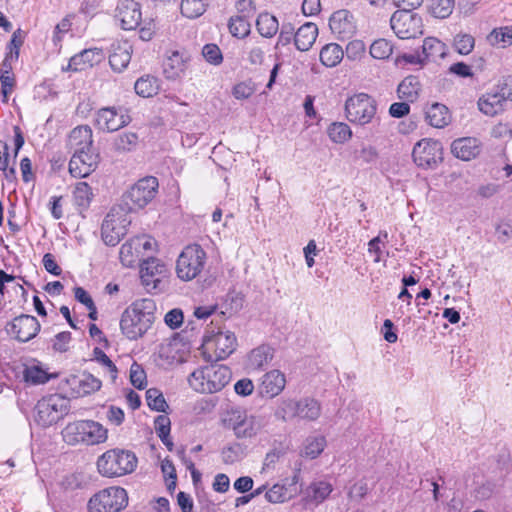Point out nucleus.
<instances>
[{
    "label": "nucleus",
    "mask_w": 512,
    "mask_h": 512,
    "mask_svg": "<svg viewBox=\"0 0 512 512\" xmlns=\"http://www.w3.org/2000/svg\"><path fill=\"white\" fill-rule=\"evenodd\" d=\"M225 427L232 429L239 439L252 438L257 435L261 425L257 417L247 414L241 409L227 411L223 418Z\"/></svg>",
    "instance_id": "11"
},
{
    "label": "nucleus",
    "mask_w": 512,
    "mask_h": 512,
    "mask_svg": "<svg viewBox=\"0 0 512 512\" xmlns=\"http://www.w3.org/2000/svg\"><path fill=\"white\" fill-rule=\"evenodd\" d=\"M298 481V476L294 475L292 483L287 485L285 483H275L267 488L264 497L267 502L271 504H282L288 502L296 495L295 485Z\"/></svg>",
    "instance_id": "23"
},
{
    "label": "nucleus",
    "mask_w": 512,
    "mask_h": 512,
    "mask_svg": "<svg viewBox=\"0 0 512 512\" xmlns=\"http://www.w3.org/2000/svg\"><path fill=\"white\" fill-rule=\"evenodd\" d=\"M40 328L36 317L22 314L9 323L7 332L20 342H28L39 333Z\"/></svg>",
    "instance_id": "15"
},
{
    "label": "nucleus",
    "mask_w": 512,
    "mask_h": 512,
    "mask_svg": "<svg viewBox=\"0 0 512 512\" xmlns=\"http://www.w3.org/2000/svg\"><path fill=\"white\" fill-rule=\"evenodd\" d=\"M312 497L316 502L324 501L332 492V486L328 482L320 481L311 485Z\"/></svg>",
    "instance_id": "56"
},
{
    "label": "nucleus",
    "mask_w": 512,
    "mask_h": 512,
    "mask_svg": "<svg viewBox=\"0 0 512 512\" xmlns=\"http://www.w3.org/2000/svg\"><path fill=\"white\" fill-rule=\"evenodd\" d=\"M128 213L122 205H115L110 209L101 227L102 239L105 244L115 246L126 235L127 227L131 222Z\"/></svg>",
    "instance_id": "8"
},
{
    "label": "nucleus",
    "mask_w": 512,
    "mask_h": 512,
    "mask_svg": "<svg viewBox=\"0 0 512 512\" xmlns=\"http://www.w3.org/2000/svg\"><path fill=\"white\" fill-rule=\"evenodd\" d=\"M146 402L150 409L158 412H166L168 408L162 392L156 388H150L146 391Z\"/></svg>",
    "instance_id": "48"
},
{
    "label": "nucleus",
    "mask_w": 512,
    "mask_h": 512,
    "mask_svg": "<svg viewBox=\"0 0 512 512\" xmlns=\"http://www.w3.org/2000/svg\"><path fill=\"white\" fill-rule=\"evenodd\" d=\"M101 58V50L97 48L85 49L70 58L68 68L73 71L84 70L86 67H91L95 63L100 62Z\"/></svg>",
    "instance_id": "31"
},
{
    "label": "nucleus",
    "mask_w": 512,
    "mask_h": 512,
    "mask_svg": "<svg viewBox=\"0 0 512 512\" xmlns=\"http://www.w3.org/2000/svg\"><path fill=\"white\" fill-rule=\"evenodd\" d=\"M454 9V0H429V11L436 18H447Z\"/></svg>",
    "instance_id": "44"
},
{
    "label": "nucleus",
    "mask_w": 512,
    "mask_h": 512,
    "mask_svg": "<svg viewBox=\"0 0 512 512\" xmlns=\"http://www.w3.org/2000/svg\"><path fill=\"white\" fill-rule=\"evenodd\" d=\"M479 110L489 117H495L502 114L507 109V103L497 92L483 94L478 100Z\"/></svg>",
    "instance_id": "26"
},
{
    "label": "nucleus",
    "mask_w": 512,
    "mask_h": 512,
    "mask_svg": "<svg viewBox=\"0 0 512 512\" xmlns=\"http://www.w3.org/2000/svg\"><path fill=\"white\" fill-rule=\"evenodd\" d=\"M426 120L435 128H444L451 122V114L444 104L433 103L426 110Z\"/></svg>",
    "instance_id": "33"
},
{
    "label": "nucleus",
    "mask_w": 512,
    "mask_h": 512,
    "mask_svg": "<svg viewBox=\"0 0 512 512\" xmlns=\"http://www.w3.org/2000/svg\"><path fill=\"white\" fill-rule=\"evenodd\" d=\"M116 17L124 30L135 29L142 17L139 3L134 0H123L117 6Z\"/></svg>",
    "instance_id": "19"
},
{
    "label": "nucleus",
    "mask_w": 512,
    "mask_h": 512,
    "mask_svg": "<svg viewBox=\"0 0 512 512\" xmlns=\"http://www.w3.org/2000/svg\"><path fill=\"white\" fill-rule=\"evenodd\" d=\"M35 410V420L42 426H50L59 418L57 404L54 398L38 401Z\"/></svg>",
    "instance_id": "28"
},
{
    "label": "nucleus",
    "mask_w": 512,
    "mask_h": 512,
    "mask_svg": "<svg viewBox=\"0 0 512 512\" xmlns=\"http://www.w3.org/2000/svg\"><path fill=\"white\" fill-rule=\"evenodd\" d=\"M496 92L506 103L512 102V75H507L501 79Z\"/></svg>",
    "instance_id": "61"
},
{
    "label": "nucleus",
    "mask_w": 512,
    "mask_h": 512,
    "mask_svg": "<svg viewBox=\"0 0 512 512\" xmlns=\"http://www.w3.org/2000/svg\"><path fill=\"white\" fill-rule=\"evenodd\" d=\"M256 27L263 37L271 38L277 33L279 23L275 16L269 13H262L256 20Z\"/></svg>",
    "instance_id": "40"
},
{
    "label": "nucleus",
    "mask_w": 512,
    "mask_h": 512,
    "mask_svg": "<svg viewBox=\"0 0 512 512\" xmlns=\"http://www.w3.org/2000/svg\"><path fill=\"white\" fill-rule=\"evenodd\" d=\"M321 414V405L314 398L305 397L297 400L296 418L315 421Z\"/></svg>",
    "instance_id": "34"
},
{
    "label": "nucleus",
    "mask_w": 512,
    "mask_h": 512,
    "mask_svg": "<svg viewBox=\"0 0 512 512\" xmlns=\"http://www.w3.org/2000/svg\"><path fill=\"white\" fill-rule=\"evenodd\" d=\"M207 254L198 244L187 245L176 261V274L182 281H191L204 271Z\"/></svg>",
    "instance_id": "5"
},
{
    "label": "nucleus",
    "mask_w": 512,
    "mask_h": 512,
    "mask_svg": "<svg viewBox=\"0 0 512 512\" xmlns=\"http://www.w3.org/2000/svg\"><path fill=\"white\" fill-rule=\"evenodd\" d=\"M64 441L69 445H97L108 438L107 429L93 420H80L69 423L62 431Z\"/></svg>",
    "instance_id": "4"
},
{
    "label": "nucleus",
    "mask_w": 512,
    "mask_h": 512,
    "mask_svg": "<svg viewBox=\"0 0 512 512\" xmlns=\"http://www.w3.org/2000/svg\"><path fill=\"white\" fill-rule=\"evenodd\" d=\"M128 493L119 486H110L93 494L88 503L89 512H120L128 505Z\"/></svg>",
    "instance_id": "6"
},
{
    "label": "nucleus",
    "mask_w": 512,
    "mask_h": 512,
    "mask_svg": "<svg viewBox=\"0 0 512 512\" xmlns=\"http://www.w3.org/2000/svg\"><path fill=\"white\" fill-rule=\"evenodd\" d=\"M25 38V32L21 29H17L13 32L12 38L8 45L9 53L4 59V65L7 66L9 61L17 60L19 57L20 47L22 46Z\"/></svg>",
    "instance_id": "46"
},
{
    "label": "nucleus",
    "mask_w": 512,
    "mask_h": 512,
    "mask_svg": "<svg viewBox=\"0 0 512 512\" xmlns=\"http://www.w3.org/2000/svg\"><path fill=\"white\" fill-rule=\"evenodd\" d=\"M228 28L234 37L245 38L250 34L251 25L243 16H234L230 18Z\"/></svg>",
    "instance_id": "43"
},
{
    "label": "nucleus",
    "mask_w": 512,
    "mask_h": 512,
    "mask_svg": "<svg viewBox=\"0 0 512 512\" xmlns=\"http://www.w3.org/2000/svg\"><path fill=\"white\" fill-rule=\"evenodd\" d=\"M138 240L134 238L126 241L120 248L119 258L121 263L126 267H133L141 260Z\"/></svg>",
    "instance_id": "35"
},
{
    "label": "nucleus",
    "mask_w": 512,
    "mask_h": 512,
    "mask_svg": "<svg viewBox=\"0 0 512 512\" xmlns=\"http://www.w3.org/2000/svg\"><path fill=\"white\" fill-rule=\"evenodd\" d=\"M378 159V152L371 145L363 146L359 151L355 152V160L365 164L375 163Z\"/></svg>",
    "instance_id": "57"
},
{
    "label": "nucleus",
    "mask_w": 512,
    "mask_h": 512,
    "mask_svg": "<svg viewBox=\"0 0 512 512\" xmlns=\"http://www.w3.org/2000/svg\"><path fill=\"white\" fill-rule=\"evenodd\" d=\"M68 382L74 393L81 397L98 391L102 386L101 380L90 373L73 376Z\"/></svg>",
    "instance_id": "25"
},
{
    "label": "nucleus",
    "mask_w": 512,
    "mask_h": 512,
    "mask_svg": "<svg viewBox=\"0 0 512 512\" xmlns=\"http://www.w3.org/2000/svg\"><path fill=\"white\" fill-rule=\"evenodd\" d=\"M75 203L80 207H87L93 197L91 187L86 182H79L74 189Z\"/></svg>",
    "instance_id": "50"
},
{
    "label": "nucleus",
    "mask_w": 512,
    "mask_h": 512,
    "mask_svg": "<svg viewBox=\"0 0 512 512\" xmlns=\"http://www.w3.org/2000/svg\"><path fill=\"white\" fill-rule=\"evenodd\" d=\"M136 455L119 448L107 450L97 459V470L103 477L115 478L132 473L137 467Z\"/></svg>",
    "instance_id": "3"
},
{
    "label": "nucleus",
    "mask_w": 512,
    "mask_h": 512,
    "mask_svg": "<svg viewBox=\"0 0 512 512\" xmlns=\"http://www.w3.org/2000/svg\"><path fill=\"white\" fill-rule=\"evenodd\" d=\"M203 56L205 59L214 64H220L222 62V54L219 47L215 44H207L203 47Z\"/></svg>",
    "instance_id": "64"
},
{
    "label": "nucleus",
    "mask_w": 512,
    "mask_h": 512,
    "mask_svg": "<svg viewBox=\"0 0 512 512\" xmlns=\"http://www.w3.org/2000/svg\"><path fill=\"white\" fill-rule=\"evenodd\" d=\"M390 25L400 39H412L424 33L421 16L412 11H395L390 18Z\"/></svg>",
    "instance_id": "12"
},
{
    "label": "nucleus",
    "mask_w": 512,
    "mask_h": 512,
    "mask_svg": "<svg viewBox=\"0 0 512 512\" xmlns=\"http://www.w3.org/2000/svg\"><path fill=\"white\" fill-rule=\"evenodd\" d=\"M158 179L146 176L138 180L123 196L124 208L128 212L144 208L150 203L158 192Z\"/></svg>",
    "instance_id": "9"
},
{
    "label": "nucleus",
    "mask_w": 512,
    "mask_h": 512,
    "mask_svg": "<svg viewBox=\"0 0 512 512\" xmlns=\"http://www.w3.org/2000/svg\"><path fill=\"white\" fill-rule=\"evenodd\" d=\"M138 135L133 132H125L118 135L114 140V148L119 152H129L136 148Z\"/></svg>",
    "instance_id": "45"
},
{
    "label": "nucleus",
    "mask_w": 512,
    "mask_h": 512,
    "mask_svg": "<svg viewBox=\"0 0 512 512\" xmlns=\"http://www.w3.org/2000/svg\"><path fill=\"white\" fill-rule=\"evenodd\" d=\"M318 36V27L315 23L306 22L295 33V46L300 51H308Z\"/></svg>",
    "instance_id": "30"
},
{
    "label": "nucleus",
    "mask_w": 512,
    "mask_h": 512,
    "mask_svg": "<svg viewBox=\"0 0 512 512\" xmlns=\"http://www.w3.org/2000/svg\"><path fill=\"white\" fill-rule=\"evenodd\" d=\"M188 67V58L178 51L172 52L163 64V73L167 79L176 80L181 78Z\"/></svg>",
    "instance_id": "27"
},
{
    "label": "nucleus",
    "mask_w": 512,
    "mask_h": 512,
    "mask_svg": "<svg viewBox=\"0 0 512 512\" xmlns=\"http://www.w3.org/2000/svg\"><path fill=\"white\" fill-rule=\"evenodd\" d=\"M365 53V44L361 40L350 41L346 46V55L348 59L356 60Z\"/></svg>",
    "instance_id": "62"
},
{
    "label": "nucleus",
    "mask_w": 512,
    "mask_h": 512,
    "mask_svg": "<svg viewBox=\"0 0 512 512\" xmlns=\"http://www.w3.org/2000/svg\"><path fill=\"white\" fill-rule=\"evenodd\" d=\"M154 429L159 438L170 435L171 421L167 415H159L154 420Z\"/></svg>",
    "instance_id": "60"
},
{
    "label": "nucleus",
    "mask_w": 512,
    "mask_h": 512,
    "mask_svg": "<svg viewBox=\"0 0 512 512\" xmlns=\"http://www.w3.org/2000/svg\"><path fill=\"white\" fill-rule=\"evenodd\" d=\"M446 50V45L437 38L427 37L423 41L422 55L425 62L445 57Z\"/></svg>",
    "instance_id": "36"
},
{
    "label": "nucleus",
    "mask_w": 512,
    "mask_h": 512,
    "mask_svg": "<svg viewBox=\"0 0 512 512\" xmlns=\"http://www.w3.org/2000/svg\"><path fill=\"white\" fill-rule=\"evenodd\" d=\"M231 379L230 369L222 364H211L193 371L189 385L200 393H215L223 389Z\"/></svg>",
    "instance_id": "2"
},
{
    "label": "nucleus",
    "mask_w": 512,
    "mask_h": 512,
    "mask_svg": "<svg viewBox=\"0 0 512 512\" xmlns=\"http://www.w3.org/2000/svg\"><path fill=\"white\" fill-rule=\"evenodd\" d=\"M69 150L74 153H81L85 149L93 147L92 130L89 126H78L74 128L68 137Z\"/></svg>",
    "instance_id": "24"
},
{
    "label": "nucleus",
    "mask_w": 512,
    "mask_h": 512,
    "mask_svg": "<svg viewBox=\"0 0 512 512\" xmlns=\"http://www.w3.org/2000/svg\"><path fill=\"white\" fill-rule=\"evenodd\" d=\"M23 377L26 382L33 385L44 384L49 380L48 373L37 365L26 366Z\"/></svg>",
    "instance_id": "47"
},
{
    "label": "nucleus",
    "mask_w": 512,
    "mask_h": 512,
    "mask_svg": "<svg viewBox=\"0 0 512 512\" xmlns=\"http://www.w3.org/2000/svg\"><path fill=\"white\" fill-rule=\"evenodd\" d=\"M140 278L145 289L150 293L161 292L165 289L168 270L164 263L155 258L147 259L140 269Z\"/></svg>",
    "instance_id": "13"
},
{
    "label": "nucleus",
    "mask_w": 512,
    "mask_h": 512,
    "mask_svg": "<svg viewBox=\"0 0 512 512\" xmlns=\"http://www.w3.org/2000/svg\"><path fill=\"white\" fill-rule=\"evenodd\" d=\"M156 305L149 298L138 299L122 313L120 329L129 340L141 338L152 326Z\"/></svg>",
    "instance_id": "1"
},
{
    "label": "nucleus",
    "mask_w": 512,
    "mask_h": 512,
    "mask_svg": "<svg viewBox=\"0 0 512 512\" xmlns=\"http://www.w3.org/2000/svg\"><path fill=\"white\" fill-rule=\"evenodd\" d=\"M184 320V315L181 309L175 308L166 313L164 321L171 329L179 328Z\"/></svg>",
    "instance_id": "63"
},
{
    "label": "nucleus",
    "mask_w": 512,
    "mask_h": 512,
    "mask_svg": "<svg viewBox=\"0 0 512 512\" xmlns=\"http://www.w3.org/2000/svg\"><path fill=\"white\" fill-rule=\"evenodd\" d=\"M132 45L128 41H116L112 43L109 63L116 72H122L130 63Z\"/></svg>",
    "instance_id": "22"
},
{
    "label": "nucleus",
    "mask_w": 512,
    "mask_h": 512,
    "mask_svg": "<svg viewBox=\"0 0 512 512\" xmlns=\"http://www.w3.org/2000/svg\"><path fill=\"white\" fill-rule=\"evenodd\" d=\"M129 121L128 115L119 114L114 108L110 107L100 109L95 119L96 126L107 132L116 131L127 125Z\"/></svg>",
    "instance_id": "18"
},
{
    "label": "nucleus",
    "mask_w": 512,
    "mask_h": 512,
    "mask_svg": "<svg viewBox=\"0 0 512 512\" xmlns=\"http://www.w3.org/2000/svg\"><path fill=\"white\" fill-rule=\"evenodd\" d=\"M344 52L340 45L330 43L325 45L320 51V61L326 67H335L343 59Z\"/></svg>",
    "instance_id": "38"
},
{
    "label": "nucleus",
    "mask_w": 512,
    "mask_h": 512,
    "mask_svg": "<svg viewBox=\"0 0 512 512\" xmlns=\"http://www.w3.org/2000/svg\"><path fill=\"white\" fill-rule=\"evenodd\" d=\"M130 382L137 389H143L146 386V373L136 362L130 367Z\"/></svg>",
    "instance_id": "54"
},
{
    "label": "nucleus",
    "mask_w": 512,
    "mask_h": 512,
    "mask_svg": "<svg viewBox=\"0 0 512 512\" xmlns=\"http://www.w3.org/2000/svg\"><path fill=\"white\" fill-rule=\"evenodd\" d=\"M274 357V349L268 345H261L253 349L247 357V367L250 370H261L267 367Z\"/></svg>",
    "instance_id": "29"
},
{
    "label": "nucleus",
    "mask_w": 512,
    "mask_h": 512,
    "mask_svg": "<svg viewBox=\"0 0 512 512\" xmlns=\"http://www.w3.org/2000/svg\"><path fill=\"white\" fill-rule=\"evenodd\" d=\"M331 32L339 40H348L356 32V24L353 15L345 9L335 11L329 19Z\"/></svg>",
    "instance_id": "17"
},
{
    "label": "nucleus",
    "mask_w": 512,
    "mask_h": 512,
    "mask_svg": "<svg viewBox=\"0 0 512 512\" xmlns=\"http://www.w3.org/2000/svg\"><path fill=\"white\" fill-rule=\"evenodd\" d=\"M285 385V375L280 370L274 369L262 376L258 390L261 396L274 398L284 390Z\"/></svg>",
    "instance_id": "21"
},
{
    "label": "nucleus",
    "mask_w": 512,
    "mask_h": 512,
    "mask_svg": "<svg viewBox=\"0 0 512 512\" xmlns=\"http://www.w3.org/2000/svg\"><path fill=\"white\" fill-rule=\"evenodd\" d=\"M1 81V91L4 96V102H7L8 95L13 92L15 87V77L14 74L9 70H3L0 76Z\"/></svg>",
    "instance_id": "58"
},
{
    "label": "nucleus",
    "mask_w": 512,
    "mask_h": 512,
    "mask_svg": "<svg viewBox=\"0 0 512 512\" xmlns=\"http://www.w3.org/2000/svg\"><path fill=\"white\" fill-rule=\"evenodd\" d=\"M481 142L475 137H462L451 144V153L462 161L475 159L481 153Z\"/></svg>",
    "instance_id": "20"
},
{
    "label": "nucleus",
    "mask_w": 512,
    "mask_h": 512,
    "mask_svg": "<svg viewBox=\"0 0 512 512\" xmlns=\"http://www.w3.org/2000/svg\"><path fill=\"white\" fill-rule=\"evenodd\" d=\"M326 444V438L322 435L309 436L303 443L301 455L306 458L315 459L324 451Z\"/></svg>",
    "instance_id": "37"
},
{
    "label": "nucleus",
    "mask_w": 512,
    "mask_h": 512,
    "mask_svg": "<svg viewBox=\"0 0 512 512\" xmlns=\"http://www.w3.org/2000/svg\"><path fill=\"white\" fill-rule=\"evenodd\" d=\"M454 45L460 54L467 55L474 47V38L468 34L457 35Z\"/></svg>",
    "instance_id": "59"
},
{
    "label": "nucleus",
    "mask_w": 512,
    "mask_h": 512,
    "mask_svg": "<svg viewBox=\"0 0 512 512\" xmlns=\"http://www.w3.org/2000/svg\"><path fill=\"white\" fill-rule=\"evenodd\" d=\"M327 133L332 142L342 144L352 137V130L348 124L343 122H334L330 124Z\"/></svg>",
    "instance_id": "42"
},
{
    "label": "nucleus",
    "mask_w": 512,
    "mask_h": 512,
    "mask_svg": "<svg viewBox=\"0 0 512 512\" xmlns=\"http://www.w3.org/2000/svg\"><path fill=\"white\" fill-rule=\"evenodd\" d=\"M442 146L438 141L422 139L413 148V160L419 167H431L440 159Z\"/></svg>",
    "instance_id": "16"
},
{
    "label": "nucleus",
    "mask_w": 512,
    "mask_h": 512,
    "mask_svg": "<svg viewBox=\"0 0 512 512\" xmlns=\"http://www.w3.org/2000/svg\"><path fill=\"white\" fill-rule=\"evenodd\" d=\"M134 89L143 98L152 97L159 91V80L151 75L142 76L135 82Z\"/></svg>",
    "instance_id": "39"
},
{
    "label": "nucleus",
    "mask_w": 512,
    "mask_h": 512,
    "mask_svg": "<svg viewBox=\"0 0 512 512\" xmlns=\"http://www.w3.org/2000/svg\"><path fill=\"white\" fill-rule=\"evenodd\" d=\"M297 400H282L276 411V416L283 421H290L296 418Z\"/></svg>",
    "instance_id": "52"
},
{
    "label": "nucleus",
    "mask_w": 512,
    "mask_h": 512,
    "mask_svg": "<svg viewBox=\"0 0 512 512\" xmlns=\"http://www.w3.org/2000/svg\"><path fill=\"white\" fill-rule=\"evenodd\" d=\"M377 113V103L374 98L366 93H358L349 97L345 102V114L347 120L359 126L370 124Z\"/></svg>",
    "instance_id": "7"
},
{
    "label": "nucleus",
    "mask_w": 512,
    "mask_h": 512,
    "mask_svg": "<svg viewBox=\"0 0 512 512\" xmlns=\"http://www.w3.org/2000/svg\"><path fill=\"white\" fill-rule=\"evenodd\" d=\"M205 11V3L203 0H182L181 13L187 18H197Z\"/></svg>",
    "instance_id": "49"
},
{
    "label": "nucleus",
    "mask_w": 512,
    "mask_h": 512,
    "mask_svg": "<svg viewBox=\"0 0 512 512\" xmlns=\"http://www.w3.org/2000/svg\"><path fill=\"white\" fill-rule=\"evenodd\" d=\"M99 160V153L93 147L74 153L69 162V172L75 178H85L95 171Z\"/></svg>",
    "instance_id": "14"
},
{
    "label": "nucleus",
    "mask_w": 512,
    "mask_h": 512,
    "mask_svg": "<svg viewBox=\"0 0 512 512\" xmlns=\"http://www.w3.org/2000/svg\"><path fill=\"white\" fill-rule=\"evenodd\" d=\"M492 46L506 47L512 44V25L493 29L487 36Z\"/></svg>",
    "instance_id": "41"
},
{
    "label": "nucleus",
    "mask_w": 512,
    "mask_h": 512,
    "mask_svg": "<svg viewBox=\"0 0 512 512\" xmlns=\"http://www.w3.org/2000/svg\"><path fill=\"white\" fill-rule=\"evenodd\" d=\"M94 359L100 363L110 374L111 380L114 382L117 378V367L111 359L98 347L93 350Z\"/></svg>",
    "instance_id": "53"
},
{
    "label": "nucleus",
    "mask_w": 512,
    "mask_h": 512,
    "mask_svg": "<svg viewBox=\"0 0 512 512\" xmlns=\"http://www.w3.org/2000/svg\"><path fill=\"white\" fill-rule=\"evenodd\" d=\"M392 51L393 47L386 39L375 40L370 46V55L375 59H387Z\"/></svg>",
    "instance_id": "51"
},
{
    "label": "nucleus",
    "mask_w": 512,
    "mask_h": 512,
    "mask_svg": "<svg viewBox=\"0 0 512 512\" xmlns=\"http://www.w3.org/2000/svg\"><path fill=\"white\" fill-rule=\"evenodd\" d=\"M421 91V83L418 77L409 75L405 77L397 88V94L400 99L407 102H415Z\"/></svg>",
    "instance_id": "32"
},
{
    "label": "nucleus",
    "mask_w": 512,
    "mask_h": 512,
    "mask_svg": "<svg viewBox=\"0 0 512 512\" xmlns=\"http://www.w3.org/2000/svg\"><path fill=\"white\" fill-rule=\"evenodd\" d=\"M237 340L234 333L224 331L221 327H208L203 336L202 346L208 352H213L216 360L225 359L236 348Z\"/></svg>",
    "instance_id": "10"
},
{
    "label": "nucleus",
    "mask_w": 512,
    "mask_h": 512,
    "mask_svg": "<svg viewBox=\"0 0 512 512\" xmlns=\"http://www.w3.org/2000/svg\"><path fill=\"white\" fill-rule=\"evenodd\" d=\"M255 92V85L252 81L237 83L232 89V95L237 100L248 99Z\"/></svg>",
    "instance_id": "55"
}]
</instances>
